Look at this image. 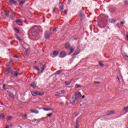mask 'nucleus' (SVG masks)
I'll return each mask as SVG.
<instances>
[{"label": "nucleus", "mask_w": 128, "mask_h": 128, "mask_svg": "<svg viewBox=\"0 0 128 128\" xmlns=\"http://www.w3.org/2000/svg\"><path fill=\"white\" fill-rule=\"evenodd\" d=\"M80 98H82V94L80 92L76 93L74 95L72 96L70 103L72 104H76V102H78V100H80Z\"/></svg>", "instance_id": "f257e3e1"}, {"label": "nucleus", "mask_w": 128, "mask_h": 128, "mask_svg": "<svg viewBox=\"0 0 128 128\" xmlns=\"http://www.w3.org/2000/svg\"><path fill=\"white\" fill-rule=\"evenodd\" d=\"M31 94L33 96H42L44 94V92H40L38 91H32Z\"/></svg>", "instance_id": "f03ea898"}, {"label": "nucleus", "mask_w": 128, "mask_h": 128, "mask_svg": "<svg viewBox=\"0 0 128 128\" xmlns=\"http://www.w3.org/2000/svg\"><path fill=\"white\" fill-rule=\"evenodd\" d=\"M40 68L42 69V70L40 72H38V74H42L44 70L46 68V64H42V63H40Z\"/></svg>", "instance_id": "7ed1b4c3"}, {"label": "nucleus", "mask_w": 128, "mask_h": 128, "mask_svg": "<svg viewBox=\"0 0 128 128\" xmlns=\"http://www.w3.org/2000/svg\"><path fill=\"white\" fill-rule=\"evenodd\" d=\"M76 49V46H73L71 47H70V48L69 50H70V52L68 53V54H72V52H74V50Z\"/></svg>", "instance_id": "20e7f679"}, {"label": "nucleus", "mask_w": 128, "mask_h": 128, "mask_svg": "<svg viewBox=\"0 0 128 128\" xmlns=\"http://www.w3.org/2000/svg\"><path fill=\"white\" fill-rule=\"evenodd\" d=\"M25 56H28L29 54H30V49L28 48H26L25 49V52H24Z\"/></svg>", "instance_id": "39448f33"}, {"label": "nucleus", "mask_w": 128, "mask_h": 128, "mask_svg": "<svg viewBox=\"0 0 128 128\" xmlns=\"http://www.w3.org/2000/svg\"><path fill=\"white\" fill-rule=\"evenodd\" d=\"M51 35H52V33L46 32L45 33L44 36L46 38H49L50 36Z\"/></svg>", "instance_id": "423d86ee"}, {"label": "nucleus", "mask_w": 128, "mask_h": 128, "mask_svg": "<svg viewBox=\"0 0 128 128\" xmlns=\"http://www.w3.org/2000/svg\"><path fill=\"white\" fill-rule=\"evenodd\" d=\"M16 4V1L14 0H10L9 2V4L10 6H12V4Z\"/></svg>", "instance_id": "0eeeda50"}, {"label": "nucleus", "mask_w": 128, "mask_h": 128, "mask_svg": "<svg viewBox=\"0 0 128 128\" xmlns=\"http://www.w3.org/2000/svg\"><path fill=\"white\" fill-rule=\"evenodd\" d=\"M65 48L66 50H70V43H66L65 44Z\"/></svg>", "instance_id": "6e6552de"}, {"label": "nucleus", "mask_w": 128, "mask_h": 128, "mask_svg": "<svg viewBox=\"0 0 128 128\" xmlns=\"http://www.w3.org/2000/svg\"><path fill=\"white\" fill-rule=\"evenodd\" d=\"M66 52H62L60 53V56L62 58H64L66 56Z\"/></svg>", "instance_id": "1a4fd4ad"}, {"label": "nucleus", "mask_w": 128, "mask_h": 128, "mask_svg": "<svg viewBox=\"0 0 128 128\" xmlns=\"http://www.w3.org/2000/svg\"><path fill=\"white\" fill-rule=\"evenodd\" d=\"M59 54V52L58 51V50H54V52H53V54L54 56H52V58H56V56H58V54Z\"/></svg>", "instance_id": "9d476101"}, {"label": "nucleus", "mask_w": 128, "mask_h": 128, "mask_svg": "<svg viewBox=\"0 0 128 128\" xmlns=\"http://www.w3.org/2000/svg\"><path fill=\"white\" fill-rule=\"evenodd\" d=\"M30 112L32 114H38L40 113V112H38V110H30Z\"/></svg>", "instance_id": "9b49d317"}, {"label": "nucleus", "mask_w": 128, "mask_h": 128, "mask_svg": "<svg viewBox=\"0 0 128 128\" xmlns=\"http://www.w3.org/2000/svg\"><path fill=\"white\" fill-rule=\"evenodd\" d=\"M26 3L25 0H22L20 2V6H24V4Z\"/></svg>", "instance_id": "f8f14e48"}, {"label": "nucleus", "mask_w": 128, "mask_h": 128, "mask_svg": "<svg viewBox=\"0 0 128 128\" xmlns=\"http://www.w3.org/2000/svg\"><path fill=\"white\" fill-rule=\"evenodd\" d=\"M16 38H17L20 42H23L22 39H21L20 38V36H18L16 35Z\"/></svg>", "instance_id": "ddd939ff"}, {"label": "nucleus", "mask_w": 128, "mask_h": 128, "mask_svg": "<svg viewBox=\"0 0 128 128\" xmlns=\"http://www.w3.org/2000/svg\"><path fill=\"white\" fill-rule=\"evenodd\" d=\"M44 110H45L46 112H48L50 110H54V108H44Z\"/></svg>", "instance_id": "4468645a"}, {"label": "nucleus", "mask_w": 128, "mask_h": 128, "mask_svg": "<svg viewBox=\"0 0 128 128\" xmlns=\"http://www.w3.org/2000/svg\"><path fill=\"white\" fill-rule=\"evenodd\" d=\"M72 84V80L71 81H66L65 82V86H70Z\"/></svg>", "instance_id": "2eb2a0df"}, {"label": "nucleus", "mask_w": 128, "mask_h": 128, "mask_svg": "<svg viewBox=\"0 0 128 128\" xmlns=\"http://www.w3.org/2000/svg\"><path fill=\"white\" fill-rule=\"evenodd\" d=\"M30 86H32V88H36V83H34V82H32Z\"/></svg>", "instance_id": "dca6fc26"}, {"label": "nucleus", "mask_w": 128, "mask_h": 128, "mask_svg": "<svg viewBox=\"0 0 128 128\" xmlns=\"http://www.w3.org/2000/svg\"><path fill=\"white\" fill-rule=\"evenodd\" d=\"M4 116H6L3 114H0V118L1 120H4Z\"/></svg>", "instance_id": "f3484780"}, {"label": "nucleus", "mask_w": 128, "mask_h": 128, "mask_svg": "<svg viewBox=\"0 0 128 128\" xmlns=\"http://www.w3.org/2000/svg\"><path fill=\"white\" fill-rule=\"evenodd\" d=\"M16 24H18V22H20V24L22 22V20L20 19V20H16Z\"/></svg>", "instance_id": "a211bd4d"}, {"label": "nucleus", "mask_w": 128, "mask_h": 128, "mask_svg": "<svg viewBox=\"0 0 128 128\" xmlns=\"http://www.w3.org/2000/svg\"><path fill=\"white\" fill-rule=\"evenodd\" d=\"M61 72H62V70H60L56 71V74H60Z\"/></svg>", "instance_id": "6ab92c4d"}, {"label": "nucleus", "mask_w": 128, "mask_h": 128, "mask_svg": "<svg viewBox=\"0 0 128 128\" xmlns=\"http://www.w3.org/2000/svg\"><path fill=\"white\" fill-rule=\"evenodd\" d=\"M64 92H66V91H64V90H62L60 91H59V94H64Z\"/></svg>", "instance_id": "aec40b11"}, {"label": "nucleus", "mask_w": 128, "mask_h": 128, "mask_svg": "<svg viewBox=\"0 0 128 128\" xmlns=\"http://www.w3.org/2000/svg\"><path fill=\"white\" fill-rule=\"evenodd\" d=\"M14 30L16 32H17V34H18L20 32V30L18 29L17 28H14Z\"/></svg>", "instance_id": "412c9836"}, {"label": "nucleus", "mask_w": 128, "mask_h": 128, "mask_svg": "<svg viewBox=\"0 0 128 128\" xmlns=\"http://www.w3.org/2000/svg\"><path fill=\"white\" fill-rule=\"evenodd\" d=\"M34 70H38V72H40V70L36 66H34Z\"/></svg>", "instance_id": "4be33fe9"}, {"label": "nucleus", "mask_w": 128, "mask_h": 128, "mask_svg": "<svg viewBox=\"0 0 128 128\" xmlns=\"http://www.w3.org/2000/svg\"><path fill=\"white\" fill-rule=\"evenodd\" d=\"M12 120V116H8L7 118V120L8 122V120Z\"/></svg>", "instance_id": "5701e85b"}, {"label": "nucleus", "mask_w": 128, "mask_h": 128, "mask_svg": "<svg viewBox=\"0 0 128 128\" xmlns=\"http://www.w3.org/2000/svg\"><path fill=\"white\" fill-rule=\"evenodd\" d=\"M23 118L24 120H26L28 118V115L26 114L23 115Z\"/></svg>", "instance_id": "b1692460"}, {"label": "nucleus", "mask_w": 128, "mask_h": 128, "mask_svg": "<svg viewBox=\"0 0 128 128\" xmlns=\"http://www.w3.org/2000/svg\"><path fill=\"white\" fill-rule=\"evenodd\" d=\"M76 88H82V86L78 84H76Z\"/></svg>", "instance_id": "393cba45"}, {"label": "nucleus", "mask_w": 128, "mask_h": 128, "mask_svg": "<svg viewBox=\"0 0 128 128\" xmlns=\"http://www.w3.org/2000/svg\"><path fill=\"white\" fill-rule=\"evenodd\" d=\"M124 110L126 112H128V106L124 108Z\"/></svg>", "instance_id": "a878e982"}, {"label": "nucleus", "mask_w": 128, "mask_h": 128, "mask_svg": "<svg viewBox=\"0 0 128 128\" xmlns=\"http://www.w3.org/2000/svg\"><path fill=\"white\" fill-rule=\"evenodd\" d=\"M46 116H48L49 118H50V116H52V114L50 113L49 114H47Z\"/></svg>", "instance_id": "bb28decb"}, {"label": "nucleus", "mask_w": 128, "mask_h": 128, "mask_svg": "<svg viewBox=\"0 0 128 128\" xmlns=\"http://www.w3.org/2000/svg\"><path fill=\"white\" fill-rule=\"evenodd\" d=\"M56 30H58V27L53 28V32H56Z\"/></svg>", "instance_id": "cd10ccee"}, {"label": "nucleus", "mask_w": 128, "mask_h": 128, "mask_svg": "<svg viewBox=\"0 0 128 128\" xmlns=\"http://www.w3.org/2000/svg\"><path fill=\"white\" fill-rule=\"evenodd\" d=\"M116 112L114 110H111L110 111V114H114Z\"/></svg>", "instance_id": "c85d7f7f"}, {"label": "nucleus", "mask_w": 128, "mask_h": 128, "mask_svg": "<svg viewBox=\"0 0 128 128\" xmlns=\"http://www.w3.org/2000/svg\"><path fill=\"white\" fill-rule=\"evenodd\" d=\"M80 54V52H78L77 53H74L73 54L74 56H78V54Z\"/></svg>", "instance_id": "c756f323"}, {"label": "nucleus", "mask_w": 128, "mask_h": 128, "mask_svg": "<svg viewBox=\"0 0 128 128\" xmlns=\"http://www.w3.org/2000/svg\"><path fill=\"white\" fill-rule=\"evenodd\" d=\"M124 58L126 60H128V56L127 55H125Z\"/></svg>", "instance_id": "7c9ffc66"}, {"label": "nucleus", "mask_w": 128, "mask_h": 128, "mask_svg": "<svg viewBox=\"0 0 128 128\" xmlns=\"http://www.w3.org/2000/svg\"><path fill=\"white\" fill-rule=\"evenodd\" d=\"M33 28H34V30H38V28H36V26H34Z\"/></svg>", "instance_id": "2f4dec72"}, {"label": "nucleus", "mask_w": 128, "mask_h": 128, "mask_svg": "<svg viewBox=\"0 0 128 128\" xmlns=\"http://www.w3.org/2000/svg\"><path fill=\"white\" fill-rule=\"evenodd\" d=\"M4 86H6V84H4L3 86H2L3 90H6V89L4 88Z\"/></svg>", "instance_id": "473e14b6"}, {"label": "nucleus", "mask_w": 128, "mask_h": 128, "mask_svg": "<svg viewBox=\"0 0 128 128\" xmlns=\"http://www.w3.org/2000/svg\"><path fill=\"white\" fill-rule=\"evenodd\" d=\"M106 114L107 116H110V111H108V112H106Z\"/></svg>", "instance_id": "72a5a7b5"}, {"label": "nucleus", "mask_w": 128, "mask_h": 128, "mask_svg": "<svg viewBox=\"0 0 128 128\" xmlns=\"http://www.w3.org/2000/svg\"><path fill=\"white\" fill-rule=\"evenodd\" d=\"M126 40H128V33H126Z\"/></svg>", "instance_id": "f704fd0d"}, {"label": "nucleus", "mask_w": 128, "mask_h": 128, "mask_svg": "<svg viewBox=\"0 0 128 128\" xmlns=\"http://www.w3.org/2000/svg\"><path fill=\"white\" fill-rule=\"evenodd\" d=\"M18 72H15V76H18Z\"/></svg>", "instance_id": "c9c22d12"}, {"label": "nucleus", "mask_w": 128, "mask_h": 128, "mask_svg": "<svg viewBox=\"0 0 128 128\" xmlns=\"http://www.w3.org/2000/svg\"><path fill=\"white\" fill-rule=\"evenodd\" d=\"M9 96L10 98H14V94H10Z\"/></svg>", "instance_id": "e433bc0d"}, {"label": "nucleus", "mask_w": 128, "mask_h": 128, "mask_svg": "<svg viewBox=\"0 0 128 128\" xmlns=\"http://www.w3.org/2000/svg\"><path fill=\"white\" fill-rule=\"evenodd\" d=\"M111 22L112 24H114L116 22V20H112Z\"/></svg>", "instance_id": "4c0bfd02"}, {"label": "nucleus", "mask_w": 128, "mask_h": 128, "mask_svg": "<svg viewBox=\"0 0 128 128\" xmlns=\"http://www.w3.org/2000/svg\"><path fill=\"white\" fill-rule=\"evenodd\" d=\"M94 84H100V82H98V81H94Z\"/></svg>", "instance_id": "58836bf2"}, {"label": "nucleus", "mask_w": 128, "mask_h": 128, "mask_svg": "<svg viewBox=\"0 0 128 128\" xmlns=\"http://www.w3.org/2000/svg\"><path fill=\"white\" fill-rule=\"evenodd\" d=\"M60 92H58V93L57 94H56V96H60Z\"/></svg>", "instance_id": "ea45409f"}, {"label": "nucleus", "mask_w": 128, "mask_h": 128, "mask_svg": "<svg viewBox=\"0 0 128 128\" xmlns=\"http://www.w3.org/2000/svg\"><path fill=\"white\" fill-rule=\"evenodd\" d=\"M72 2V0H68V4H70Z\"/></svg>", "instance_id": "a19ab883"}, {"label": "nucleus", "mask_w": 128, "mask_h": 128, "mask_svg": "<svg viewBox=\"0 0 128 128\" xmlns=\"http://www.w3.org/2000/svg\"><path fill=\"white\" fill-rule=\"evenodd\" d=\"M60 8L61 10H64V6H60Z\"/></svg>", "instance_id": "79ce46f5"}, {"label": "nucleus", "mask_w": 128, "mask_h": 128, "mask_svg": "<svg viewBox=\"0 0 128 128\" xmlns=\"http://www.w3.org/2000/svg\"><path fill=\"white\" fill-rule=\"evenodd\" d=\"M75 128H78V124L76 125Z\"/></svg>", "instance_id": "37998d69"}, {"label": "nucleus", "mask_w": 128, "mask_h": 128, "mask_svg": "<svg viewBox=\"0 0 128 128\" xmlns=\"http://www.w3.org/2000/svg\"><path fill=\"white\" fill-rule=\"evenodd\" d=\"M120 24H124V22H120Z\"/></svg>", "instance_id": "c03bdc74"}, {"label": "nucleus", "mask_w": 128, "mask_h": 128, "mask_svg": "<svg viewBox=\"0 0 128 128\" xmlns=\"http://www.w3.org/2000/svg\"><path fill=\"white\" fill-rule=\"evenodd\" d=\"M99 64H100V66H104V64H102V63H100Z\"/></svg>", "instance_id": "a18cd8bd"}, {"label": "nucleus", "mask_w": 128, "mask_h": 128, "mask_svg": "<svg viewBox=\"0 0 128 128\" xmlns=\"http://www.w3.org/2000/svg\"><path fill=\"white\" fill-rule=\"evenodd\" d=\"M6 16H10V14H8V13H6Z\"/></svg>", "instance_id": "49530a36"}, {"label": "nucleus", "mask_w": 128, "mask_h": 128, "mask_svg": "<svg viewBox=\"0 0 128 128\" xmlns=\"http://www.w3.org/2000/svg\"><path fill=\"white\" fill-rule=\"evenodd\" d=\"M125 4H128V0L125 1Z\"/></svg>", "instance_id": "de8ad7c7"}, {"label": "nucleus", "mask_w": 128, "mask_h": 128, "mask_svg": "<svg viewBox=\"0 0 128 128\" xmlns=\"http://www.w3.org/2000/svg\"><path fill=\"white\" fill-rule=\"evenodd\" d=\"M10 128V126H6V128Z\"/></svg>", "instance_id": "09e8293b"}, {"label": "nucleus", "mask_w": 128, "mask_h": 128, "mask_svg": "<svg viewBox=\"0 0 128 128\" xmlns=\"http://www.w3.org/2000/svg\"><path fill=\"white\" fill-rule=\"evenodd\" d=\"M86 98V96H82V98Z\"/></svg>", "instance_id": "8fccbe9b"}, {"label": "nucleus", "mask_w": 128, "mask_h": 128, "mask_svg": "<svg viewBox=\"0 0 128 128\" xmlns=\"http://www.w3.org/2000/svg\"><path fill=\"white\" fill-rule=\"evenodd\" d=\"M54 10H56V8H54V10H53V14L54 12Z\"/></svg>", "instance_id": "3c124183"}, {"label": "nucleus", "mask_w": 128, "mask_h": 128, "mask_svg": "<svg viewBox=\"0 0 128 128\" xmlns=\"http://www.w3.org/2000/svg\"><path fill=\"white\" fill-rule=\"evenodd\" d=\"M10 44H11V46H12V44H12V42H10Z\"/></svg>", "instance_id": "603ef678"}, {"label": "nucleus", "mask_w": 128, "mask_h": 128, "mask_svg": "<svg viewBox=\"0 0 128 128\" xmlns=\"http://www.w3.org/2000/svg\"><path fill=\"white\" fill-rule=\"evenodd\" d=\"M60 104H64V103H62V102H60Z\"/></svg>", "instance_id": "864d4df0"}, {"label": "nucleus", "mask_w": 128, "mask_h": 128, "mask_svg": "<svg viewBox=\"0 0 128 128\" xmlns=\"http://www.w3.org/2000/svg\"><path fill=\"white\" fill-rule=\"evenodd\" d=\"M118 80H120V78H118V76L117 77Z\"/></svg>", "instance_id": "5fc2aeb1"}, {"label": "nucleus", "mask_w": 128, "mask_h": 128, "mask_svg": "<svg viewBox=\"0 0 128 128\" xmlns=\"http://www.w3.org/2000/svg\"><path fill=\"white\" fill-rule=\"evenodd\" d=\"M101 28H104V27H100Z\"/></svg>", "instance_id": "6e6d98bb"}, {"label": "nucleus", "mask_w": 128, "mask_h": 128, "mask_svg": "<svg viewBox=\"0 0 128 128\" xmlns=\"http://www.w3.org/2000/svg\"><path fill=\"white\" fill-rule=\"evenodd\" d=\"M35 34H38V32H35Z\"/></svg>", "instance_id": "4d7b16f0"}, {"label": "nucleus", "mask_w": 128, "mask_h": 128, "mask_svg": "<svg viewBox=\"0 0 128 128\" xmlns=\"http://www.w3.org/2000/svg\"><path fill=\"white\" fill-rule=\"evenodd\" d=\"M64 12H66V10H65Z\"/></svg>", "instance_id": "13d9d810"}, {"label": "nucleus", "mask_w": 128, "mask_h": 128, "mask_svg": "<svg viewBox=\"0 0 128 128\" xmlns=\"http://www.w3.org/2000/svg\"><path fill=\"white\" fill-rule=\"evenodd\" d=\"M20 26H22V24H21Z\"/></svg>", "instance_id": "bf43d9fd"}, {"label": "nucleus", "mask_w": 128, "mask_h": 128, "mask_svg": "<svg viewBox=\"0 0 128 128\" xmlns=\"http://www.w3.org/2000/svg\"><path fill=\"white\" fill-rule=\"evenodd\" d=\"M16 58H18V56H16Z\"/></svg>", "instance_id": "052dcab7"}, {"label": "nucleus", "mask_w": 128, "mask_h": 128, "mask_svg": "<svg viewBox=\"0 0 128 128\" xmlns=\"http://www.w3.org/2000/svg\"><path fill=\"white\" fill-rule=\"evenodd\" d=\"M10 70V68L8 69V70Z\"/></svg>", "instance_id": "680f3d73"}]
</instances>
